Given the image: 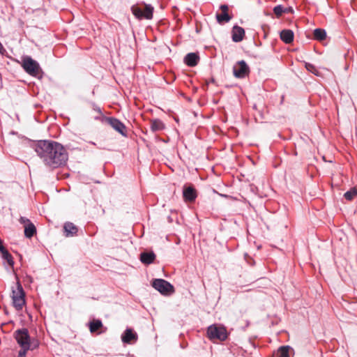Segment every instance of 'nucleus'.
I'll list each match as a JSON object with an SVG mask.
<instances>
[{
	"mask_svg": "<svg viewBox=\"0 0 357 357\" xmlns=\"http://www.w3.org/2000/svg\"><path fill=\"white\" fill-rule=\"evenodd\" d=\"M102 326V323L100 320H94L89 323V328L91 333H94Z\"/></svg>",
	"mask_w": 357,
	"mask_h": 357,
	"instance_id": "nucleus-21",
	"label": "nucleus"
},
{
	"mask_svg": "<svg viewBox=\"0 0 357 357\" xmlns=\"http://www.w3.org/2000/svg\"><path fill=\"white\" fill-rule=\"evenodd\" d=\"M357 195V190L356 188H351L350 190L346 192L344 197L347 200H352Z\"/></svg>",
	"mask_w": 357,
	"mask_h": 357,
	"instance_id": "nucleus-24",
	"label": "nucleus"
},
{
	"mask_svg": "<svg viewBox=\"0 0 357 357\" xmlns=\"http://www.w3.org/2000/svg\"><path fill=\"white\" fill-rule=\"evenodd\" d=\"M12 293L13 303L15 307L17 310L22 309L25 304L24 291L19 282L17 283V289H13Z\"/></svg>",
	"mask_w": 357,
	"mask_h": 357,
	"instance_id": "nucleus-6",
	"label": "nucleus"
},
{
	"mask_svg": "<svg viewBox=\"0 0 357 357\" xmlns=\"http://www.w3.org/2000/svg\"><path fill=\"white\" fill-rule=\"evenodd\" d=\"M93 109H94L96 112H98V113H99V114H101V113H102L101 109H100V108L99 107H97V106L94 105V107H93Z\"/></svg>",
	"mask_w": 357,
	"mask_h": 357,
	"instance_id": "nucleus-30",
	"label": "nucleus"
},
{
	"mask_svg": "<svg viewBox=\"0 0 357 357\" xmlns=\"http://www.w3.org/2000/svg\"><path fill=\"white\" fill-rule=\"evenodd\" d=\"M280 38L284 43L289 44L294 40V32L290 29H284L280 32Z\"/></svg>",
	"mask_w": 357,
	"mask_h": 357,
	"instance_id": "nucleus-17",
	"label": "nucleus"
},
{
	"mask_svg": "<svg viewBox=\"0 0 357 357\" xmlns=\"http://www.w3.org/2000/svg\"><path fill=\"white\" fill-rule=\"evenodd\" d=\"M152 286L163 295H170L174 291L173 285L163 279L153 280Z\"/></svg>",
	"mask_w": 357,
	"mask_h": 357,
	"instance_id": "nucleus-4",
	"label": "nucleus"
},
{
	"mask_svg": "<svg viewBox=\"0 0 357 357\" xmlns=\"http://www.w3.org/2000/svg\"><path fill=\"white\" fill-rule=\"evenodd\" d=\"M22 66L26 73L33 77H36L42 71L39 63L28 56L22 59Z\"/></svg>",
	"mask_w": 357,
	"mask_h": 357,
	"instance_id": "nucleus-3",
	"label": "nucleus"
},
{
	"mask_svg": "<svg viewBox=\"0 0 357 357\" xmlns=\"http://www.w3.org/2000/svg\"><path fill=\"white\" fill-rule=\"evenodd\" d=\"M0 252L3 255L4 252H8L7 250H6V248L3 247V245H2V243L1 241H0Z\"/></svg>",
	"mask_w": 357,
	"mask_h": 357,
	"instance_id": "nucleus-29",
	"label": "nucleus"
},
{
	"mask_svg": "<svg viewBox=\"0 0 357 357\" xmlns=\"http://www.w3.org/2000/svg\"><path fill=\"white\" fill-rule=\"evenodd\" d=\"M291 351H294L290 346H282L278 349L277 355L278 357H289Z\"/></svg>",
	"mask_w": 357,
	"mask_h": 357,
	"instance_id": "nucleus-19",
	"label": "nucleus"
},
{
	"mask_svg": "<svg viewBox=\"0 0 357 357\" xmlns=\"http://www.w3.org/2000/svg\"><path fill=\"white\" fill-rule=\"evenodd\" d=\"M274 14L278 17H280L284 13L287 12V9L284 8L282 5H278L273 8Z\"/></svg>",
	"mask_w": 357,
	"mask_h": 357,
	"instance_id": "nucleus-23",
	"label": "nucleus"
},
{
	"mask_svg": "<svg viewBox=\"0 0 357 357\" xmlns=\"http://www.w3.org/2000/svg\"><path fill=\"white\" fill-rule=\"evenodd\" d=\"M165 126L164 123L158 119H155L151 121V130L152 132H155L164 130Z\"/></svg>",
	"mask_w": 357,
	"mask_h": 357,
	"instance_id": "nucleus-18",
	"label": "nucleus"
},
{
	"mask_svg": "<svg viewBox=\"0 0 357 357\" xmlns=\"http://www.w3.org/2000/svg\"><path fill=\"white\" fill-rule=\"evenodd\" d=\"M155 255L153 252H144L140 254V261L142 264L149 265L153 263L155 259Z\"/></svg>",
	"mask_w": 357,
	"mask_h": 357,
	"instance_id": "nucleus-14",
	"label": "nucleus"
},
{
	"mask_svg": "<svg viewBox=\"0 0 357 357\" xmlns=\"http://www.w3.org/2000/svg\"><path fill=\"white\" fill-rule=\"evenodd\" d=\"M20 222L24 225V235L26 238H31L36 233L35 225L26 218L21 217Z\"/></svg>",
	"mask_w": 357,
	"mask_h": 357,
	"instance_id": "nucleus-10",
	"label": "nucleus"
},
{
	"mask_svg": "<svg viewBox=\"0 0 357 357\" xmlns=\"http://www.w3.org/2000/svg\"><path fill=\"white\" fill-rule=\"evenodd\" d=\"M208 337L211 340L225 341L228 337L227 329L223 326L213 324L207 328Z\"/></svg>",
	"mask_w": 357,
	"mask_h": 357,
	"instance_id": "nucleus-2",
	"label": "nucleus"
},
{
	"mask_svg": "<svg viewBox=\"0 0 357 357\" xmlns=\"http://www.w3.org/2000/svg\"><path fill=\"white\" fill-rule=\"evenodd\" d=\"M105 121L116 131L119 132L121 135L126 137V128L125 125L119 119L114 117H107Z\"/></svg>",
	"mask_w": 357,
	"mask_h": 357,
	"instance_id": "nucleus-9",
	"label": "nucleus"
},
{
	"mask_svg": "<svg viewBox=\"0 0 357 357\" xmlns=\"http://www.w3.org/2000/svg\"><path fill=\"white\" fill-rule=\"evenodd\" d=\"M4 52H6V50L2 44L0 43V54H3Z\"/></svg>",
	"mask_w": 357,
	"mask_h": 357,
	"instance_id": "nucleus-31",
	"label": "nucleus"
},
{
	"mask_svg": "<svg viewBox=\"0 0 357 357\" xmlns=\"http://www.w3.org/2000/svg\"><path fill=\"white\" fill-rule=\"evenodd\" d=\"M65 235L66 237L72 236L77 233V227L72 222H66L63 226Z\"/></svg>",
	"mask_w": 357,
	"mask_h": 357,
	"instance_id": "nucleus-16",
	"label": "nucleus"
},
{
	"mask_svg": "<svg viewBox=\"0 0 357 357\" xmlns=\"http://www.w3.org/2000/svg\"><path fill=\"white\" fill-rule=\"evenodd\" d=\"M121 340L124 343H130L137 340V335L131 328H127L121 335Z\"/></svg>",
	"mask_w": 357,
	"mask_h": 357,
	"instance_id": "nucleus-13",
	"label": "nucleus"
},
{
	"mask_svg": "<svg viewBox=\"0 0 357 357\" xmlns=\"http://www.w3.org/2000/svg\"><path fill=\"white\" fill-rule=\"evenodd\" d=\"M220 8L222 13H227L228 6L227 5H221Z\"/></svg>",
	"mask_w": 357,
	"mask_h": 357,
	"instance_id": "nucleus-28",
	"label": "nucleus"
},
{
	"mask_svg": "<svg viewBox=\"0 0 357 357\" xmlns=\"http://www.w3.org/2000/svg\"><path fill=\"white\" fill-rule=\"evenodd\" d=\"M326 37V32L322 29H316L314 30V38L318 40H323Z\"/></svg>",
	"mask_w": 357,
	"mask_h": 357,
	"instance_id": "nucleus-20",
	"label": "nucleus"
},
{
	"mask_svg": "<svg viewBox=\"0 0 357 357\" xmlns=\"http://www.w3.org/2000/svg\"><path fill=\"white\" fill-rule=\"evenodd\" d=\"M132 12L133 15L139 20H151L153 17V7L147 4H146L144 8L132 6Z\"/></svg>",
	"mask_w": 357,
	"mask_h": 357,
	"instance_id": "nucleus-7",
	"label": "nucleus"
},
{
	"mask_svg": "<svg viewBox=\"0 0 357 357\" xmlns=\"http://www.w3.org/2000/svg\"><path fill=\"white\" fill-rule=\"evenodd\" d=\"M29 349H26L25 348H22L21 350L19 351L18 357H25L26 354V351Z\"/></svg>",
	"mask_w": 357,
	"mask_h": 357,
	"instance_id": "nucleus-27",
	"label": "nucleus"
},
{
	"mask_svg": "<svg viewBox=\"0 0 357 357\" xmlns=\"http://www.w3.org/2000/svg\"><path fill=\"white\" fill-rule=\"evenodd\" d=\"M305 68H306V69L308 71H310V73L314 74L315 75H317V76L319 75V70L317 69L316 66H314L313 64L309 63H305Z\"/></svg>",
	"mask_w": 357,
	"mask_h": 357,
	"instance_id": "nucleus-26",
	"label": "nucleus"
},
{
	"mask_svg": "<svg viewBox=\"0 0 357 357\" xmlns=\"http://www.w3.org/2000/svg\"><path fill=\"white\" fill-rule=\"evenodd\" d=\"M245 36L244 29L238 26H234L232 30V40L238 43L243 40Z\"/></svg>",
	"mask_w": 357,
	"mask_h": 357,
	"instance_id": "nucleus-12",
	"label": "nucleus"
},
{
	"mask_svg": "<svg viewBox=\"0 0 357 357\" xmlns=\"http://www.w3.org/2000/svg\"><path fill=\"white\" fill-rule=\"evenodd\" d=\"M183 61L187 66L194 67L197 65L199 61V56L197 53H188L184 57Z\"/></svg>",
	"mask_w": 357,
	"mask_h": 357,
	"instance_id": "nucleus-11",
	"label": "nucleus"
},
{
	"mask_svg": "<svg viewBox=\"0 0 357 357\" xmlns=\"http://www.w3.org/2000/svg\"><path fill=\"white\" fill-rule=\"evenodd\" d=\"M14 337L21 348L30 349V336L28 329L23 328L17 330L14 333Z\"/></svg>",
	"mask_w": 357,
	"mask_h": 357,
	"instance_id": "nucleus-5",
	"label": "nucleus"
},
{
	"mask_svg": "<svg viewBox=\"0 0 357 357\" xmlns=\"http://www.w3.org/2000/svg\"><path fill=\"white\" fill-rule=\"evenodd\" d=\"M183 197L185 200L192 202L197 197V193L194 188L189 186L185 188L183 192Z\"/></svg>",
	"mask_w": 357,
	"mask_h": 357,
	"instance_id": "nucleus-15",
	"label": "nucleus"
},
{
	"mask_svg": "<svg viewBox=\"0 0 357 357\" xmlns=\"http://www.w3.org/2000/svg\"><path fill=\"white\" fill-rule=\"evenodd\" d=\"M231 17L228 15L227 13H222L221 14H216V20L218 23H222L224 22H228Z\"/></svg>",
	"mask_w": 357,
	"mask_h": 357,
	"instance_id": "nucleus-22",
	"label": "nucleus"
},
{
	"mask_svg": "<svg viewBox=\"0 0 357 357\" xmlns=\"http://www.w3.org/2000/svg\"><path fill=\"white\" fill-rule=\"evenodd\" d=\"M234 75L237 78H244L250 72V68L245 61H238L233 68Z\"/></svg>",
	"mask_w": 357,
	"mask_h": 357,
	"instance_id": "nucleus-8",
	"label": "nucleus"
},
{
	"mask_svg": "<svg viewBox=\"0 0 357 357\" xmlns=\"http://www.w3.org/2000/svg\"><path fill=\"white\" fill-rule=\"evenodd\" d=\"M2 257L5 259L10 267L14 265V261L12 255L8 252H4L2 255Z\"/></svg>",
	"mask_w": 357,
	"mask_h": 357,
	"instance_id": "nucleus-25",
	"label": "nucleus"
},
{
	"mask_svg": "<svg viewBox=\"0 0 357 357\" xmlns=\"http://www.w3.org/2000/svg\"><path fill=\"white\" fill-rule=\"evenodd\" d=\"M33 149L44 165L51 169L64 166L68 158V152L63 146L54 141H38Z\"/></svg>",
	"mask_w": 357,
	"mask_h": 357,
	"instance_id": "nucleus-1",
	"label": "nucleus"
}]
</instances>
